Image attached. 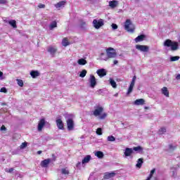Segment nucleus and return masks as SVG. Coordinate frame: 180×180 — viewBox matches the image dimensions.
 I'll use <instances>...</instances> for the list:
<instances>
[{
  "mask_svg": "<svg viewBox=\"0 0 180 180\" xmlns=\"http://www.w3.org/2000/svg\"><path fill=\"white\" fill-rule=\"evenodd\" d=\"M30 75L32 78H37L40 75V73L37 70H32L30 72Z\"/></svg>",
  "mask_w": 180,
  "mask_h": 180,
  "instance_id": "nucleus-21",
  "label": "nucleus"
},
{
  "mask_svg": "<svg viewBox=\"0 0 180 180\" xmlns=\"http://www.w3.org/2000/svg\"><path fill=\"white\" fill-rule=\"evenodd\" d=\"M172 175L175 176V172H172Z\"/></svg>",
  "mask_w": 180,
  "mask_h": 180,
  "instance_id": "nucleus-56",
  "label": "nucleus"
},
{
  "mask_svg": "<svg viewBox=\"0 0 180 180\" xmlns=\"http://www.w3.org/2000/svg\"><path fill=\"white\" fill-rule=\"evenodd\" d=\"M136 79H137V77L136 76H134L132 78V80L136 81Z\"/></svg>",
  "mask_w": 180,
  "mask_h": 180,
  "instance_id": "nucleus-54",
  "label": "nucleus"
},
{
  "mask_svg": "<svg viewBox=\"0 0 180 180\" xmlns=\"http://www.w3.org/2000/svg\"><path fill=\"white\" fill-rule=\"evenodd\" d=\"M107 57L108 58H116V56L117 53H116V50L113 48H108L106 50Z\"/></svg>",
  "mask_w": 180,
  "mask_h": 180,
  "instance_id": "nucleus-5",
  "label": "nucleus"
},
{
  "mask_svg": "<svg viewBox=\"0 0 180 180\" xmlns=\"http://www.w3.org/2000/svg\"><path fill=\"white\" fill-rule=\"evenodd\" d=\"M86 60L84 59V58H80L77 61V64H79V65H85L86 64Z\"/></svg>",
  "mask_w": 180,
  "mask_h": 180,
  "instance_id": "nucleus-27",
  "label": "nucleus"
},
{
  "mask_svg": "<svg viewBox=\"0 0 180 180\" xmlns=\"http://www.w3.org/2000/svg\"><path fill=\"white\" fill-rule=\"evenodd\" d=\"M143 162V158H139L137 160V163L136 165V168H141Z\"/></svg>",
  "mask_w": 180,
  "mask_h": 180,
  "instance_id": "nucleus-24",
  "label": "nucleus"
},
{
  "mask_svg": "<svg viewBox=\"0 0 180 180\" xmlns=\"http://www.w3.org/2000/svg\"><path fill=\"white\" fill-rule=\"evenodd\" d=\"M26 147H27V143L24 142V143H22L20 145V148L23 149V148H26Z\"/></svg>",
  "mask_w": 180,
  "mask_h": 180,
  "instance_id": "nucleus-42",
  "label": "nucleus"
},
{
  "mask_svg": "<svg viewBox=\"0 0 180 180\" xmlns=\"http://www.w3.org/2000/svg\"><path fill=\"white\" fill-rule=\"evenodd\" d=\"M47 51L50 53L52 56H54L57 51V47L56 46H49L47 49Z\"/></svg>",
  "mask_w": 180,
  "mask_h": 180,
  "instance_id": "nucleus-14",
  "label": "nucleus"
},
{
  "mask_svg": "<svg viewBox=\"0 0 180 180\" xmlns=\"http://www.w3.org/2000/svg\"><path fill=\"white\" fill-rule=\"evenodd\" d=\"M109 81H110V84L111 86H112V88H117V84H116V82H115L113 80V79L110 78Z\"/></svg>",
  "mask_w": 180,
  "mask_h": 180,
  "instance_id": "nucleus-31",
  "label": "nucleus"
},
{
  "mask_svg": "<svg viewBox=\"0 0 180 180\" xmlns=\"http://www.w3.org/2000/svg\"><path fill=\"white\" fill-rule=\"evenodd\" d=\"M4 75V72H0V79H2V78H1L2 76Z\"/></svg>",
  "mask_w": 180,
  "mask_h": 180,
  "instance_id": "nucleus-53",
  "label": "nucleus"
},
{
  "mask_svg": "<svg viewBox=\"0 0 180 180\" xmlns=\"http://www.w3.org/2000/svg\"><path fill=\"white\" fill-rule=\"evenodd\" d=\"M45 124H46V120L41 119L38 122V126H37L38 131H41L43 130V127H44Z\"/></svg>",
  "mask_w": 180,
  "mask_h": 180,
  "instance_id": "nucleus-9",
  "label": "nucleus"
},
{
  "mask_svg": "<svg viewBox=\"0 0 180 180\" xmlns=\"http://www.w3.org/2000/svg\"><path fill=\"white\" fill-rule=\"evenodd\" d=\"M176 79L177 80H179L180 79V75L178 74L176 76Z\"/></svg>",
  "mask_w": 180,
  "mask_h": 180,
  "instance_id": "nucleus-51",
  "label": "nucleus"
},
{
  "mask_svg": "<svg viewBox=\"0 0 180 180\" xmlns=\"http://www.w3.org/2000/svg\"><path fill=\"white\" fill-rule=\"evenodd\" d=\"M8 4V0H0V4L6 5Z\"/></svg>",
  "mask_w": 180,
  "mask_h": 180,
  "instance_id": "nucleus-44",
  "label": "nucleus"
},
{
  "mask_svg": "<svg viewBox=\"0 0 180 180\" xmlns=\"http://www.w3.org/2000/svg\"><path fill=\"white\" fill-rule=\"evenodd\" d=\"M54 27H57V22H56V21H53V22H51V24L49 25V29H50V30H53V29H54Z\"/></svg>",
  "mask_w": 180,
  "mask_h": 180,
  "instance_id": "nucleus-30",
  "label": "nucleus"
},
{
  "mask_svg": "<svg viewBox=\"0 0 180 180\" xmlns=\"http://www.w3.org/2000/svg\"><path fill=\"white\" fill-rule=\"evenodd\" d=\"M136 84V80H131V84H130V85H134V84Z\"/></svg>",
  "mask_w": 180,
  "mask_h": 180,
  "instance_id": "nucleus-49",
  "label": "nucleus"
},
{
  "mask_svg": "<svg viewBox=\"0 0 180 180\" xmlns=\"http://www.w3.org/2000/svg\"><path fill=\"white\" fill-rule=\"evenodd\" d=\"M161 92L162 94V95H164L165 96H166V98H169V91H168V88L167 87H163L161 89Z\"/></svg>",
  "mask_w": 180,
  "mask_h": 180,
  "instance_id": "nucleus-18",
  "label": "nucleus"
},
{
  "mask_svg": "<svg viewBox=\"0 0 180 180\" xmlns=\"http://www.w3.org/2000/svg\"><path fill=\"white\" fill-rule=\"evenodd\" d=\"M94 155H96V157H98V158H102L103 157V152L102 151H96L94 153Z\"/></svg>",
  "mask_w": 180,
  "mask_h": 180,
  "instance_id": "nucleus-29",
  "label": "nucleus"
},
{
  "mask_svg": "<svg viewBox=\"0 0 180 180\" xmlns=\"http://www.w3.org/2000/svg\"><path fill=\"white\" fill-rule=\"evenodd\" d=\"M62 45L64 47H67V46H70V42L68 41V39L67 38H64L62 41Z\"/></svg>",
  "mask_w": 180,
  "mask_h": 180,
  "instance_id": "nucleus-28",
  "label": "nucleus"
},
{
  "mask_svg": "<svg viewBox=\"0 0 180 180\" xmlns=\"http://www.w3.org/2000/svg\"><path fill=\"white\" fill-rule=\"evenodd\" d=\"M133 148H126L124 152V157L127 158V157H131V154H133Z\"/></svg>",
  "mask_w": 180,
  "mask_h": 180,
  "instance_id": "nucleus-10",
  "label": "nucleus"
},
{
  "mask_svg": "<svg viewBox=\"0 0 180 180\" xmlns=\"http://www.w3.org/2000/svg\"><path fill=\"white\" fill-rule=\"evenodd\" d=\"M146 39V35L141 34L135 38V42L139 43V41H143Z\"/></svg>",
  "mask_w": 180,
  "mask_h": 180,
  "instance_id": "nucleus-20",
  "label": "nucleus"
},
{
  "mask_svg": "<svg viewBox=\"0 0 180 180\" xmlns=\"http://www.w3.org/2000/svg\"><path fill=\"white\" fill-rule=\"evenodd\" d=\"M89 82L90 83L91 88H95L96 86V78H95V76L91 75Z\"/></svg>",
  "mask_w": 180,
  "mask_h": 180,
  "instance_id": "nucleus-8",
  "label": "nucleus"
},
{
  "mask_svg": "<svg viewBox=\"0 0 180 180\" xmlns=\"http://www.w3.org/2000/svg\"><path fill=\"white\" fill-rule=\"evenodd\" d=\"M51 162V159H45L43 161L41 162V167L43 168H47L49 167V165Z\"/></svg>",
  "mask_w": 180,
  "mask_h": 180,
  "instance_id": "nucleus-11",
  "label": "nucleus"
},
{
  "mask_svg": "<svg viewBox=\"0 0 180 180\" xmlns=\"http://www.w3.org/2000/svg\"><path fill=\"white\" fill-rule=\"evenodd\" d=\"M146 101H144V99L143 98H139V99H136L134 102V105H136V106H140L141 105H144Z\"/></svg>",
  "mask_w": 180,
  "mask_h": 180,
  "instance_id": "nucleus-16",
  "label": "nucleus"
},
{
  "mask_svg": "<svg viewBox=\"0 0 180 180\" xmlns=\"http://www.w3.org/2000/svg\"><path fill=\"white\" fill-rule=\"evenodd\" d=\"M117 5H119V2L116 0L109 1V6L110 8H112V9H114V8H116V6H117Z\"/></svg>",
  "mask_w": 180,
  "mask_h": 180,
  "instance_id": "nucleus-19",
  "label": "nucleus"
},
{
  "mask_svg": "<svg viewBox=\"0 0 180 180\" xmlns=\"http://www.w3.org/2000/svg\"><path fill=\"white\" fill-rule=\"evenodd\" d=\"M0 92H2L3 94H6V92H8V90L5 87H2L0 89Z\"/></svg>",
  "mask_w": 180,
  "mask_h": 180,
  "instance_id": "nucleus-43",
  "label": "nucleus"
},
{
  "mask_svg": "<svg viewBox=\"0 0 180 180\" xmlns=\"http://www.w3.org/2000/svg\"><path fill=\"white\" fill-rule=\"evenodd\" d=\"M56 126L59 130H63L64 129V123L63 122V120L61 119L56 120Z\"/></svg>",
  "mask_w": 180,
  "mask_h": 180,
  "instance_id": "nucleus-13",
  "label": "nucleus"
},
{
  "mask_svg": "<svg viewBox=\"0 0 180 180\" xmlns=\"http://www.w3.org/2000/svg\"><path fill=\"white\" fill-rule=\"evenodd\" d=\"M105 25L103 19H95L93 20V26L95 29H101Z\"/></svg>",
  "mask_w": 180,
  "mask_h": 180,
  "instance_id": "nucleus-4",
  "label": "nucleus"
},
{
  "mask_svg": "<svg viewBox=\"0 0 180 180\" xmlns=\"http://www.w3.org/2000/svg\"><path fill=\"white\" fill-rule=\"evenodd\" d=\"M66 123L68 126V130H69V131L74 130V120H72L71 118H68L66 120Z\"/></svg>",
  "mask_w": 180,
  "mask_h": 180,
  "instance_id": "nucleus-7",
  "label": "nucleus"
},
{
  "mask_svg": "<svg viewBox=\"0 0 180 180\" xmlns=\"http://www.w3.org/2000/svg\"><path fill=\"white\" fill-rule=\"evenodd\" d=\"M176 148V145H172V144L169 145V150H170V151H174V150H175Z\"/></svg>",
  "mask_w": 180,
  "mask_h": 180,
  "instance_id": "nucleus-37",
  "label": "nucleus"
},
{
  "mask_svg": "<svg viewBox=\"0 0 180 180\" xmlns=\"http://www.w3.org/2000/svg\"><path fill=\"white\" fill-rule=\"evenodd\" d=\"M5 171H6V172H9L11 174V173L13 172V168L6 169Z\"/></svg>",
  "mask_w": 180,
  "mask_h": 180,
  "instance_id": "nucleus-45",
  "label": "nucleus"
},
{
  "mask_svg": "<svg viewBox=\"0 0 180 180\" xmlns=\"http://www.w3.org/2000/svg\"><path fill=\"white\" fill-rule=\"evenodd\" d=\"M100 60H103L104 61H108L109 58H108V56L103 53H101L100 54Z\"/></svg>",
  "mask_w": 180,
  "mask_h": 180,
  "instance_id": "nucleus-26",
  "label": "nucleus"
},
{
  "mask_svg": "<svg viewBox=\"0 0 180 180\" xmlns=\"http://www.w3.org/2000/svg\"><path fill=\"white\" fill-rule=\"evenodd\" d=\"M38 8H39L40 9L44 8H46V5L41 4H39Z\"/></svg>",
  "mask_w": 180,
  "mask_h": 180,
  "instance_id": "nucleus-48",
  "label": "nucleus"
},
{
  "mask_svg": "<svg viewBox=\"0 0 180 180\" xmlns=\"http://www.w3.org/2000/svg\"><path fill=\"white\" fill-rule=\"evenodd\" d=\"M136 50H139V51H142L143 53H147L148 50H150V48L148 46L146 45H136Z\"/></svg>",
  "mask_w": 180,
  "mask_h": 180,
  "instance_id": "nucleus-6",
  "label": "nucleus"
},
{
  "mask_svg": "<svg viewBox=\"0 0 180 180\" xmlns=\"http://www.w3.org/2000/svg\"><path fill=\"white\" fill-rule=\"evenodd\" d=\"M88 1H92V0H88Z\"/></svg>",
  "mask_w": 180,
  "mask_h": 180,
  "instance_id": "nucleus-59",
  "label": "nucleus"
},
{
  "mask_svg": "<svg viewBox=\"0 0 180 180\" xmlns=\"http://www.w3.org/2000/svg\"><path fill=\"white\" fill-rule=\"evenodd\" d=\"M132 150L133 153H134V151H136V153H141L143 151V148L141 146H136L134 147Z\"/></svg>",
  "mask_w": 180,
  "mask_h": 180,
  "instance_id": "nucleus-25",
  "label": "nucleus"
},
{
  "mask_svg": "<svg viewBox=\"0 0 180 180\" xmlns=\"http://www.w3.org/2000/svg\"><path fill=\"white\" fill-rule=\"evenodd\" d=\"M86 70H82L79 74L80 78H85V77L86 76Z\"/></svg>",
  "mask_w": 180,
  "mask_h": 180,
  "instance_id": "nucleus-33",
  "label": "nucleus"
},
{
  "mask_svg": "<svg viewBox=\"0 0 180 180\" xmlns=\"http://www.w3.org/2000/svg\"><path fill=\"white\" fill-rule=\"evenodd\" d=\"M180 57L179 56H171L170 57V61L174 62V61H178L179 60Z\"/></svg>",
  "mask_w": 180,
  "mask_h": 180,
  "instance_id": "nucleus-35",
  "label": "nucleus"
},
{
  "mask_svg": "<svg viewBox=\"0 0 180 180\" xmlns=\"http://www.w3.org/2000/svg\"><path fill=\"white\" fill-rule=\"evenodd\" d=\"M91 161V155H88L82 160V163L84 164H88Z\"/></svg>",
  "mask_w": 180,
  "mask_h": 180,
  "instance_id": "nucleus-23",
  "label": "nucleus"
},
{
  "mask_svg": "<svg viewBox=\"0 0 180 180\" xmlns=\"http://www.w3.org/2000/svg\"><path fill=\"white\" fill-rule=\"evenodd\" d=\"M124 30H127V32H129V33H134V29L136 27H134V25L131 23V20L130 19H127L124 25Z\"/></svg>",
  "mask_w": 180,
  "mask_h": 180,
  "instance_id": "nucleus-3",
  "label": "nucleus"
},
{
  "mask_svg": "<svg viewBox=\"0 0 180 180\" xmlns=\"http://www.w3.org/2000/svg\"><path fill=\"white\" fill-rule=\"evenodd\" d=\"M145 109H148V107H145Z\"/></svg>",
  "mask_w": 180,
  "mask_h": 180,
  "instance_id": "nucleus-58",
  "label": "nucleus"
},
{
  "mask_svg": "<svg viewBox=\"0 0 180 180\" xmlns=\"http://www.w3.org/2000/svg\"><path fill=\"white\" fill-rule=\"evenodd\" d=\"M155 172V169H153L150 172V174L148 177L149 178H153V176L154 175V173Z\"/></svg>",
  "mask_w": 180,
  "mask_h": 180,
  "instance_id": "nucleus-39",
  "label": "nucleus"
},
{
  "mask_svg": "<svg viewBox=\"0 0 180 180\" xmlns=\"http://www.w3.org/2000/svg\"><path fill=\"white\" fill-rule=\"evenodd\" d=\"M37 154H39V155L41 154V150L37 151Z\"/></svg>",
  "mask_w": 180,
  "mask_h": 180,
  "instance_id": "nucleus-55",
  "label": "nucleus"
},
{
  "mask_svg": "<svg viewBox=\"0 0 180 180\" xmlns=\"http://www.w3.org/2000/svg\"><path fill=\"white\" fill-rule=\"evenodd\" d=\"M96 134L98 136H102V129L101 128H98L96 129Z\"/></svg>",
  "mask_w": 180,
  "mask_h": 180,
  "instance_id": "nucleus-40",
  "label": "nucleus"
},
{
  "mask_svg": "<svg viewBox=\"0 0 180 180\" xmlns=\"http://www.w3.org/2000/svg\"><path fill=\"white\" fill-rule=\"evenodd\" d=\"M61 174L62 175H64V178H67V175L70 174V170L67 168H63L61 169Z\"/></svg>",
  "mask_w": 180,
  "mask_h": 180,
  "instance_id": "nucleus-22",
  "label": "nucleus"
},
{
  "mask_svg": "<svg viewBox=\"0 0 180 180\" xmlns=\"http://www.w3.org/2000/svg\"><path fill=\"white\" fill-rule=\"evenodd\" d=\"M85 25H86V23L85 22L82 21V24H81L82 27H84Z\"/></svg>",
  "mask_w": 180,
  "mask_h": 180,
  "instance_id": "nucleus-50",
  "label": "nucleus"
},
{
  "mask_svg": "<svg viewBox=\"0 0 180 180\" xmlns=\"http://www.w3.org/2000/svg\"><path fill=\"white\" fill-rule=\"evenodd\" d=\"M112 29L113 30H116V29H117V25H116V24H112Z\"/></svg>",
  "mask_w": 180,
  "mask_h": 180,
  "instance_id": "nucleus-46",
  "label": "nucleus"
},
{
  "mask_svg": "<svg viewBox=\"0 0 180 180\" xmlns=\"http://www.w3.org/2000/svg\"><path fill=\"white\" fill-rule=\"evenodd\" d=\"M81 165V162L77 163V166Z\"/></svg>",
  "mask_w": 180,
  "mask_h": 180,
  "instance_id": "nucleus-57",
  "label": "nucleus"
},
{
  "mask_svg": "<svg viewBox=\"0 0 180 180\" xmlns=\"http://www.w3.org/2000/svg\"><path fill=\"white\" fill-rule=\"evenodd\" d=\"M18 85L19 86H23V80L22 79H17Z\"/></svg>",
  "mask_w": 180,
  "mask_h": 180,
  "instance_id": "nucleus-41",
  "label": "nucleus"
},
{
  "mask_svg": "<svg viewBox=\"0 0 180 180\" xmlns=\"http://www.w3.org/2000/svg\"><path fill=\"white\" fill-rule=\"evenodd\" d=\"M167 133V129L165 127H162L159 129V134H164Z\"/></svg>",
  "mask_w": 180,
  "mask_h": 180,
  "instance_id": "nucleus-36",
  "label": "nucleus"
},
{
  "mask_svg": "<svg viewBox=\"0 0 180 180\" xmlns=\"http://www.w3.org/2000/svg\"><path fill=\"white\" fill-rule=\"evenodd\" d=\"M96 74L100 77V78H103V77H105L106 75V70L102 68V69H98L96 71Z\"/></svg>",
  "mask_w": 180,
  "mask_h": 180,
  "instance_id": "nucleus-12",
  "label": "nucleus"
},
{
  "mask_svg": "<svg viewBox=\"0 0 180 180\" xmlns=\"http://www.w3.org/2000/svg\"><path fill=\"white\" fill-rule=\"evenodd\" d=\"M119 62L117 61V60H115L114 61H113V64H114V65H116V64H117Z\"/></svg>",
  "mask_w": 180,
  "mask_h": 180,
  "instance_id": "nucleus-52",
  "label": "nucleus"
},
{
  "mask_svg": "<svg viewBox=\"0 0 180 180\" xmlns=\"http://www.w3.org/2000/svg\"><path fill=\"white\" fill-rule=\"evenodd\" d=\"M133 88H134V86L132 84H130L129 87L128 89V91L127 92V95H130V94H131V92H133Z\"/></svg>",
  "mask_w": 180,
  "mask_h": 180,
  "instance_id": "nucleus-34",
  "label": "nucleus"
},
{
  "mask_svg": "<svg viewBox=\"0 0 180 180\" xmlns=\"http://www.w3.org/2000/svg\"><path fill=\"white\" fill-rule=\"evenodd\" d=\"M116 140V138L113 136H108V141H115Z\"/></svg>",
  "mask_w": 180,
  "mask_h": 180,
  "instance_id": "nucleus-38",
  "label": "nucleus"
},
{
  "mask_svg": "<svg viewBox=\"0 0 180 180\" xmlns=\"http://www.w3.org/2000/svg\"><path fill=\"white\" fill-rule=\"evenodd\" d=\"M116 176V173L115 172H106L104 175V179H109L110 178H113V176Z\"/></svg>",
  "mask_w": 180,
  "mask_h": 180,
  "instance_id": "nucleus-15",
  "label": "nucleus"
},
{
  "mask_svg": "<svg viewBox=\"0 0 180 180\" xmlns=\"http://www.w3.org/2000/svg\"><path fill=\"white\" fill-rule=\"evenodd\" d=\"M9 25L12 26L14 29H16V21L15 20H11L8 22Z\"/></svg>",
  "mask_w": 180,
  "mask_h": 180,
  "instance_id": "nucleus-32",
  "label": "nucleus"
},
{
  "mask_svg": "<svg viewBox=\"0 0 180 180\" xmlns=\"http://www.w3.org/2000/svg\"><path fill=\"white\" fill-rule=\"evenodd\" d=\"M0 130H1V131H6V127H4V125H2L1 127V129H0Z\"/></svg>",
  "mask_w": 180,
  "mask_h": 180,
  "instance_id": "nucleus-47",
  "label": "nucleus"
},
{
  "mask_svg": "<svg viewBox=\"0 0 180 180\" xmlns=\"http://www.w3.org/2000/svg\"><path fill=\"white\" fill-rule=\"evenodd\" d=\"M164 46L166 47H171L172 51H176V50L179 49V44L178 42L172 41L171 39H167L164 43Z\"/></svg>",
  "mask_w": 180,
  "mask_h": 180,
  "instance_id": "nucleus-2",
  "label": "nucleus"
},
{
  "mask_svg": "<svg viewBox=\"0 0 180 180\" xmlns=\"http://www.w3.org/2000/svg\"><path fill=\"white\" fill-rule=\"evenodd\" d=\"M65 4H67V1H59L58 4H55V8L57 9H59V8H64V6H65Z\"/></svg>",
  "mask_w": 180,
  "mask_h": 180,
  "instance_id": "nucleus-17",
  "label": "nucleus"
},
{
  "mask_svg": "<svg viewBox=\"0 0 180 180\" xmlns=\"http://www.w3.org/2000/svg\"><path fill=\"white\" fill-rule=\"evenodd\" d=\"M93 115L96 117H98L100 120H103V119H106V116H108V114H106V112H103V107L101 105H96L94 107Z\"/></svg>",
  "mask_w": 180,
  "mask_h": 180,
  "instance_id": "nucleus-1",
  "label": "nucleus"
}]
</instances>
